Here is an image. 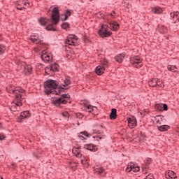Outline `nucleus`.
Here are the masks:
<instances>
[{
	"label": "nucleus",
	"mask_w": 179,
	"mask_h": 179,
	"mask_svg": "<svg viewBox=\"0 0 179 179\" xmlns=\"http://www.w3.org/2000/svg\"><path fill=\"white\" fill-rule=\"evenodd\" d=\"M158 130L160 131V132H166V131H169L170 129V126L169 125H161L157 126Z\"/></svg>",
	"instance_id": "b1692460"
},
{
	"label": "nucleus",
	"mask_w": 179,
	"mask_h": 179,
	"mask_svg": "<svg viewBox=\"0 0 179 179\" xmlns=\"http://www.w3.org/2000/svg\"><path fill=\"white\" fill-rule=\"evenodd\" d=\"M129 127L132 129L135 128L137 125L136 118L134 116L127 119Z\"/></svg>",
	"instance_id": "9b49d317"
},
{
	"label": "nucleus",
	"mask_w": 179,
	"mask_h": 179,
	"mask_svg": "<svg viewBox=\"0 0 179 179\" xmlns=\"http://www.w3.org/2000/svg\"><path fill=\"white\" fill-rule=\"evenodd\" d=\"M113 13H115V11H113Z\"/></svg>",
	"instance_id": "680f3d73"
},
{
	"label": "nucleus",
	"mask_w": 179,
	"mask_h": 179,
	"mask_svg": "<svg viewBox=\"0 0 179 179\" xmlns=\"http://www.w3.org/2000/svg\"><path fill=\"white\" fill-rule=\"evenodd\" d=\"M0 92H1V90H0Z\"/></svg>",
	"instance_id": "0e129e2a"
},
{
	"label": "nucleus",
	"mask_w": 179,
	"mask_h": 179,
	"mask_svg": "<svg viewBox=\"0 0 179 179\" xmlns=\"http://www.w3.org/2000/svg\"><path fill=\"white\" fill-rule=\"evenodd\" d=\"M59 81L55 80L49 79L44 83L45 93L47 96L50 94H55V96H61V92L64 90L61 85H59Z\"/></svg>",
	"instance_id": "f03ea898"
},
{
	"label": "nucleus",
	"mask_w": 179,
	"mask_h": 179,
	"mask_svg": "<svg viewBox=\"0 0 179 179\" xmlns=\"http://www.w3.org/2000/svg\"><path fill=\"white\" fill-rule=\"evenodd\" d=\"M78 138L80 139L81 141H85V139H86V138H85V136H82L80 134V133L78 134Z\"/></svg>",
	"instance_id": "a18cd8bd"
},
{
	"label": "nucleus",
	"mask_w": 179,
	"mask_h": 179,
	"mask_svg": "<svg viewBox=\"0 0 179 179\" xmlns=\"http://www.w3.org/2000/svg\"><path fill=\"white\" fill-rule=\"evenodd\" d=\"M171 19H173L172 23L176 24V22H179V14L177 13H171Z\"/></svg>",
	"instance_id": "aec40b11"
},
{
	"label": "nucleus",
	"mask_w": 179,
	"mask_h": 179,
	"mask_svg": "<svg viewBox=\"0 0 179 179\" xmlns=\"http://www.w3.org/2000/svg\"><path fill=\"white\" fill-rule=\"evenodd\" d=\"M59 97L62 100H66L65 99H71V95L69 94H62Z\"/></svg>",
	"instance_id": "2f4dec72"
},
{
	"label": "nucleus",
	"mask_w": 179,
	"mask_h": 179,
	"mask_svg": "<svg viewBox=\"0 0 179 179\" xmlns=\"http://www.w3.org/2000/svg\"><path fill=\"white\" fill-rule=\"evenodd\" d=\"M93 138H96L95 136H94Z\"/></svg>",
	"instance_id": "e2e57ef3"
},
{
	"label": "nucleus",
	"mask_w": 179,
	"mask_h": 179,
	"mask_svg": "<svg viewBox=\"0 0 179 179\" xmlns=\"http://www.w3.org/2000/svg\"><path fill=\"white\" fill-rule=\"evenodd\" d=\"M72 15V13H71V10H66L65 13L62 14V16H64V17H62V22H65V20H68V17Z\"/></svg>",
	"instance_id": "4be33fe9"
},
{
	"label": "nucleus",
	"mask_w": 179,
	"mask_h": 179,
	"mask_svg": "<svg viewBox=\"0 0 179 179\" xmlns=\"http://www.w3.org/2000/svg\"><path fill=\"white\" fill-rule=\"evenodd\" d=\"M39 22L41 26H46V30L56 31L57 24L59 23V10L57 7L53 8L51 18L42 17Z\"/></svg>",
	"instance_id": "f257e3e1"
},
{
	"label": "nucleus",
	"mask_w": 179,
	"mask_h": 179,
	"mask_svg": "<svg viewBox=\"0 0 179 179\" xmlns=\"http://www.w3.org/2000/svg\"><path fill=\"white\" fill-rule=\"evenodd\" d=\"M61 27L64 29V30H66V29H69V23L64 22L62 24Z\"/></svg>",
	"instance_id": "f704fd0d"
},
{
	"label": "nucleus",
	"mask_w": 179,
	"mask_h": 179,
	"mask_svg": "<svg viewBox=\"0 0 179 179\" xmlns=\"http://www.w3.org/2000/svg\"><path fill=\"white\" fill-rule=\"evenodd\" d=\"M29 117H30V112H29V110H25L20 113V115L18 117V120H20V122H22L23 120L26 118H29Z\"/></svg>",
	"instance_id": "ddd939ff"
},
{
	"label": "nucleus",
	"mask_w": 179,
	"mask_h": 179,
	"mask_svg": "<svg viewBox=\"0 0 179 179\" xmlns=\"http://www.w3.org/2000/svg\"><path fill=\"white\" fill-rule=\"evenodd\" d=\"M11 166H13V169L16 168V164H15V163L11 164Z\"/></svg>",
	"instance_id": "8fccbe9b"
},
{
	"label": "nucleus",
	"mask_w": 179,
	"mask_h": 179,
	"mask_svg": "<svg viewBox=\"0 0 179 179\" xmlns=\"http://www.w3.org/2000/svg\"><path fill=\"white\" fill-rule=\"evenodd\" d=\"M37 38H38V37L37 36H31L30 37V40L31 41H33V43H35L36 41L37 40Z\"/></svg>",
	"instance_id": "58836bf2"
},
{
	"label": "nucleus",
	"mask_w": 179,
	"mask_h": 179,
	"mask_svg": "<svg viewBox=\"0 0 179 179\" xmlns=\"http://www.w3.org/2000/svg\"><path fill=\"white\" fill-rule=\"evenodd\" d=\"M5 135H3V134L1 133L0 134V141H3V139H5Z\"/></svg>",
	"instance_id": "49530a36"
},
{
	"label": "nucleus",
	"mask_w": 179,
	"mask_h": 179,
	"mask_svg": "<svg viewBox=\"0 0 179 179\" xmlns=\"http://www.w3.org/2000/svg\"><path fill=\"white\" fill-rule=\"evenodd\" d=\"M109 26L110 27L111 30H113V31H115L120 29V24L117 22L116 21H112L110 22Z\"/></svg>",
	"instance_id": "a211bd4d"
},
{
	"label": "nucleus",
	"mask_w": 179,
	"mask_h": 179,
	"mask_svg": "<svg viewBox=\"0 0 179 179\" xmlns=\"http://www.w3.org/2000/svg\"><path fill=\"white\" fill-rule=\"evenodd\" d=\"M127 173H131V171H133L134 173H138L139 171V166H135V164L132 165H128L126 169Z\"/></svg>",
	"instance_id": "f8f14e48"
},
{
	"label": "nucleus",
	"mask_w": 179,
	"mask_h": 179,
	"mask_svg": "<svg viewBox=\"0 0 179 179\" xmlns=\"http://www.w3.org/2000/svg\"><path fill=\"white\" fill-rule=\"evenodd\" d=\"M130 62L136 68H141L142 67V59L139 58V56H135L134 57H131Z\"/></svg>",
	"instance_id": "423d86ee"
},
{
	"label": "nucleus",
	"mask_w": 179,
	"mask_h": 179,
	"mask_svg": "<svg viewBox=\"0 0 179 179\" xmlns=\"http://www.w3.org/2000/svg\"><path fill=\"white\" fill-rule=\"evenodd\" d=\"M78 36L75 35H69L67 38L66 39V44H68L69 45H76L78 43L76 41H78Z\"/></svg>",
	"instance_id": "0eeeda50"
},
{
	"label": "nucleus",
	"mask_w": 179,
	"mask_h": 179,
	"mask_svg": "<svg viewBox=\"0 0 179 179\" xmlns=\"http://www.w3.org/2000/svg\"><path fill=\"white\" fill-rule=\"evenodd\" d=\"M80 134L81 135H84V136H86L87 138H90L92 136V134H89V133L86 131H82Z\"/></svg>",
	"instance_id": "e433bc0d"
},
{
	"label": "nucleus",
	"mask_w": 179,
	"mask_h": 179,
	"mask_svg": "<svg viewBox=\"0 0 179 179\" xmlns=\"http://www.w3.org/2000/svg\"><path fill=\"white\" fill-rule=\"evenodd\" d=\"M104 71H106V69L102 66H98L95 69V72L96 75H103L104 73Z\"/></svg>",
	"instance_id": "6ab92c4d"
},
{
	"label": "nucleus",
	"mask_w": 179,
	"mask_h": 179,
	"mask_svg": "<svg viewBox=\"0 0 179 179\" xmlns=\"http://www.w3.org/2000/svg\"><path fill=\"white\" fill-rule=\"evenodd\" d=\"M72 152L75 155L76 157H82V154L80 153V150H78L75 148H73Z\"/></svg>",
	"instance_id": "c85d7f7f"
},
{
	"label": "nucleus",
	"mask_w": 179,
	"mask_h": 179,
	"mask_svg": "<svg viewBox=\"0 0 179 179\" xmlns=\"http://www.w3.org/2000/svg\"><path fill=\"white\" fill-rule=\"evenodd\" d=\"M82 163H83V160H81Z\"/></svg>",
	"instance_id": "052dcab7"
},
{
	"label": "nucleus",
	"mask_w": 179,
	"mask_h": 179,
	"mask_svg": "<svg viewBox=\"0 0 179 179\" xmlns=\"http://www.w3.org/2000/svg\"><path fill=\"white\" fill-rule=\"evenodd\" d=\"M76 118H78V120H82V118H83V114L80 113H77L75 114Z\"/></svg>",
	"instance_id": "4c0bfd02"
},
{
	"label": "nucleus",
	"mask_w": 179,
	"mask_h": 179,
	"mask_svg": "<svg viewBox=\"0 0 179 179\" xmlns=\"http://www.w3.org/2000/svg\"><path fill=\"white\" fill-rule=\"evenodd\" d=\"M59 65L57 63H54L50 65V69L52 71V72H58V71H59Z\"/></svg>",
	"instance_id": "5701e85b"
},
{
	"label": "nucleus",
	"mask_w": 179,
	"mask_h": 179,
	"mask_svg": "<svg viewBox=\"0 0 179 179\" xmlns=\"http://www.w3.org/2000/svg\"><path fill=\"white\" fill-rule=\"evenodd\" d=\"M2 40V36L0 34V41Z\"/></svg>",
	"instance_id": "5fc2aeb1"
},
{
	"label": "nucleus",
	"mask_w": 179,
	"mask_h": 179,
	"mask_svg": "<svg viewBox=\"0 0 179 179\" xmlns=\"http://www.w3.org/2000/svg\"><path fill=\"white\" fill-rule=\"evenodd\" d=\"M74 148L77 149L78 150H80V145H78L76 148Z\"/></svg>",
	"instance_id": "3c124183"
},
{
	"label": "nucleus",
	"mask_w": 179,
	"mask_h": 179,
	"mask_svg": "<svg viewBox=\"0 0 179 179\" xmlns=\"http://www.w3.org/2000/svg\"><path fill=\"white\" fill-rule=\"evenodd\" d=\"M152 12L154 13H157V15H159V13H162L163 12V10L159 7H155L152 8Z\"/></svg>",
	"instance_id": "c756f323"
},
{
	"label": "nucleus",
	"mask_w": 179,
	"mask_h": 179,
	"mask_svg": "<svg viewBox=\"0 0 179 179\" xmlns=\"http://www.w3.org/2000/svg\"><path fill=\"white\" fill-rule=\"evenodd\" d=\"M161 29H162V31H161V33H166L167 32V27L162 26L161 27Z\"/></svg>",
	"instance_id": "c03bdc74"
},
{
	"label": "nucleus",
	"mask_w": 179,
	"mask_h": 179,
	"mask_svg": "<svg viewBox=\"0 0 179 179\" xmlns=\"http://www.w3.org/2000/svg\"><path fill=\"white\" fill-rule=\"evenodd\" d=\"M110 15H111V16H114V15H113V13H110Z\"/></svg>",
	"instance_id": "13d9d810"
},
{
	"label": "nucleus",
	"mask_w": 179,
	"mask_h": 179,
	"mask_svg": "<svg viewBox=\"0 0 179 179\" xmlns=\"http://www.w3.org/2000/svg\"><path fill=\"white\" fill-rule=\"evenodd\" d=\"M59 86H63L64 87L71 85L72 83L71 82V78L69 76H66L65 79L63 80V83H61V80H59Z\"/></svg>",
	"instance_id": "2eb2a0df"
},
{
	"label": "nucleus",
	"mask_w": 179,
	"mask_h": 179,
	"mask_svg": "<svg viewBox=\"0 0 179 179\" xmlns=\"http://www.w3.org/2000/svg\"><path fill=\"white\" fill-rule=\"evenodd\" d=\"M157 117H160V120H158L157 121V124H159V125H162V122L160 121H163V118H164V116L159 115V116H157Z\"/></svg>",
	"instance_id": "79ce46f5"
},
{
	"label": "nucleus",
	"mask_w": 179,
	"mask_h": 179,
	"mask_svg": "<svg viewBox=\"0 0 179 179\" xmlns=\"http://www.w3.org/2000/svg\"><path fill=\"white\" fill-rule=\"evenodd\" d=\"M77 124L79 126V125H80V123L78 122Z\"/></svg>",
	"instance_id": "4d7b16f0"
},
{
	"label": "nucleus",
	"mask_w": 179,
	"mask_h": 179,
	"mask_svg": "<svg viewBox=\"0 0 179 179\" xmlns=\"http://www.w3.org/2000/svg\"><path fill=\"white\" fill-rule=\"evenodd\" d=\"M85 108H87L89 114H92V115H96V111H97V108L94 107L92 105L86 106L85 105Z\"/></svg>",
	"instance_id": "4468645a"
},
{
	"label": "nucleus",
	"mask_w": 179,
	"mask_h": 179,
	"mask_svg": "<svg viewBox=\"0 0 179 179\" xmlns=\"http://www.w3.org/2000/svg\"><path fill=\"white\" fill-rule=\"evenodd\" d=\"M22 66L24 68V73L26 75V76H29V75H31V72L33 71V67H31V65L24 62L22 64Z\"/></svg>",
	"instance_id": "9d476101"
},
{
	"label": "nucleus",
	"mask_w": 179,
	"mask_h": 179,
	"mask_svg": "<svg viewBox=\"0 0 179 179\" xmlns=\"http://www.w3.org/2000/svg\"><path fill=\"white\" fill-rule=\"evenodd\" d=\"M155 108L158 111H160V106H157V104L156 105Z\"/></svg>",
	"instance_id": "09e8293b"
},
{
	"label": "nucleus",
	"mask_w": 179,
	"mask_h": 179,
	"mask_svg": "<svg viewBox=\"0 0 179 179\" xmlns=\"http://www.w3.org/2000/svg\"><path fill=\"white\" fill-rule=\"evenodd\" d=\"M6 90L8 93H13V94L15 96V100H24V99H26V96L24 95L26 94V90L22 87L16 89L15 85L10 84L6 87Z\"/></svg>",
	"instance_id": "7ed1b4c3"
},
{
	"label": "nucleus",
	"mask_w": 179,
	"mask_h": 179,
	"mask_svg": "<svg viewBox=\"0 0 179 179\" xmlns=\"http://www.w3.org/2000/svg\"><path fill=\"white\" fill-rule=\"evenodd\" d=\"M13 105L10 108V111H19L20 110V107L23 106V103H22V100H17V102L13 103Z\"/></svg>",
	"instance_id": "1a4fd4ad"
},
{
	"label": "nucleus",
	"mask_w": 179,
	"mask_h": 179,
	"mask_svg": "<svg viewBox=\"0 0 179 179\" xmlns=\"http://www.w3.org/2000/svg\"><path fill=\"white\" fill-rule=\"evenodd\" d=\"M98 34L101 37H110L113 32L108 31V25L103 24L99 30Z\"/></svg>",
	"instance_id": "39448f33"
},
{
	"label": "nucleus",
	"mask_w": 179,
	"mask_h": 179,
	"mask_svg": "<svg viewBox=\"0 0 179 179\" xmlns=\"http://www.w3.org/2000/svg\"><path fill=\"white\" fill-rule=\"evenodd\" d=\"M0 178H1V179H3V177L1 176Z\"/></svg>",
	"instance_id": "bf43d9fd"
},
{
	"label": "nucleus",
	"mask_w": 179,
	"mask_h": 179,
	"mask_svg": "<svg viewBox=\"0 0 179 179\" xmlns=\"http://www.w3.org/2000/svg\"><path fill=\"white\" fill-rule=\"evenodd\" d=\"M84 149H86L87 150H90V152H96L97 148H96V145L94 144L90 143V144H85L83 147Z\"/></svg>",
	"instance_id": "dca6fc26"
},
{
	"label": "nucleus",
	"mask_w": 179,
	"mask_h": 179,
	"mask_svg": "<svg viewBox=\"0 0 179 179\" xmlns=\"http://www.w3.org/2000/svg\"><path fill=\"white\" fill-rule=\"evenodd\" d=\"M103 171H104V169H103L102 167H99V169H97L96 170V173L98 174H101V173H103Z\"/></svg>",
	"instance_id": "ea45409f"
},
{
	"label": "nucleus",
	"mask_w": 179,
	"mask_h": 179,
	"mask_svg": "<svg viewBox=\"0 0 179 179\" xmlns=\"http://www.w3.org/2000/svg\"><path fill=\"white\" fill-rule=\"evenodd\" d=\"M99 139H103V137H99V136H96V140L99 141Z\"/></svg>",
	"instance_id": "864d4df0"
},
{
	"label": "nucleus",
	"mask_w": 179,
	"mask_h": 179,
	"mask_svg": "<svg viewBox=\"0 0 179 179\" xmlns=\"http://www.w3.org/2000/svg\"><path fill=\"white\" fill-rule=\"evenodd\" d=\"M34 43H35V44H43V41L40 40L38 38H37V39Z\"/></svg>",
	"instance_id": "a19ab883"
},
{
	"label": "nucleus",
	"mask_w": 179,
	"mask_h": 179,
	"mask_svg": "<svg viewBox=\"0 0 179 179\" xmlns=\"http://www.w3.org/2000/svg\"><path fill=\"white\" fill-rule=\"evenodd\" d=\"M52 104H54L55 107H59L62 108L65 104H68V100H62L61 97H52Z\"/></svg>",
	"instance_id": "20e7f679"
},
{
	"label": "nucleus",
	"mask_w": 179,
	"mask_h": 179,
	"mask_svg": "<svg viewBox=\"0 0 179 179\" xmlns=\"http://www.w3.org/2000/svg\"><path fill=\"white\" fill-rule=\"evenodd\" d=\"M124 58H125V54L124 53H121L118 55L117 56L115 57V59L117 62H119V64H121L122 61L124 60Z\"/></svg>",
	"instance_id": "412c9836"
},
{
	"label": "nucleus",
	"mask_w": 179,
	"mask_h": 179,
	"mask_svg": "<svg viewBox=\"0 0 179 179\" xmlns=\"http://www.w3.org/2000/svg\"><path fill=\"white\" fill-rule=\"evenodd\" d=\"M26 6H30V3L26 2L24 0H19L16 3V8L18 10L26 9Z\"/></svg>",
	"instance_id": "6e6552de"
},
{
	"label": "nucleus",
	"mask_w": 179,
	"mask_h": 179,
	"mask_svg": "<svg viewBox=\"0 0 179 179\" xmlns=\"http://www.w3.org/2000/svg\"><path fill=\"white\" fill-rule=\"evenodd\" d=\"M65 90H66V88L63 87V90H62L61 93L62 92L65 93Z\"/></svg>",
	"instance_id": "603ef678"
},
{
	"label": "nucleus",
	"mask_w": 179,
	"mask_h": 179,
	"mask_svg": "<svg viewBox=\"0 0 179 179\" xmlns=\"http://www.w3.org/2000/svg\"><path fill=\"white\" fill-rule=\"evenodd\" d=\"M6 47L5 45L0 43V55L5 54Z\"/></svg>",
	"instance_id": "7c9ffc66"
},
{
	"label": "nucleus",
	"mask_w": 179,
	"mask_h": 179,
	"mask_svg": "<svg viewBox=\"0 0 179 179\" xmlns=\"http://www.w3.org/2000/svg\"><path fill=\"white\" fill-rule=\"evenodd\" d=\"M147 162H148V164H150V163H152V158H148Z\"/></svg>",
	"instance_id": "de8ad7c7"
},
{
	"label": "nucleus",
	"mask_w": 179,
	"mask_h": 179,
	"mask_svg": "<svg viewBox=\"0 0 179 179\" xmlns=\"http://www.w3.org/2000/svg\"><path fill=\"white\" fill-rule=\"evenodd\" d=\"M117 119V110L115 108H112L110 114V120Z\"/></svg>",
	"instance_id": "393cba45"
},
{
	"label": "nucleus",
	"mask_w": 179,
	"mask_h": 179,
	"mask_svg": "<svg viewBox=\"0 0 179 179\" xmlns=\"http://www.w3.org/2000/svg\"><path fill=\"white\" fill-rule=\"evenodd\" d=\"M41 58L42 61H44V62H48L50 59H51V56L47 54V52L43 51Z\"/></svg>",
	"instance_id": "f3484780"
},
{
	"label": "nucleus",
	"mask_w": 179,
	"mask_h": 179,
	"mask_svg": "<svg viewBox=\"0 0 179 179\" xmlns=\"http://www.w3.org/2000/svg\"><path fill=\"white\" fill-rule=\"evenodd\" d=\"M174 174H176V173H174V171H169L168 172V174H166V178H168V179L173 178V176H174Z\"/></svg>",
	"instance_id": "473e14b6"
},
{
	"label": "nucleus",
	"mask_w": 179,
	"mask_h": 179,
	"mask_svg": "<svg viewBox=\"0 0 179 179\" xmlns=\"http://www.w3.org/2000/svg\"><path fill=\"white\" fill-rule=\"evenodd\" d=\"M155 87H157V89H163V87H164V83L159 80V78H157V84Z\"/></svg>",
	"instance_id": "cd10ccee"
},
{
	"label": "nucleus",
	"mask_w": 179,
	"mask_h": 179,
	"mask_svg": "<svg viewBox=\"0 0 179 179\" xmlns=\"http://www.w3.org/2000/svg\"><path fill=\"white\" fill-rule=\"evenodd\" d=\"M157 107H160L159 111H167L169 110V106L166 103H158Z\"/></svg>",
	"instance_id": "a878e982"
},
{
	"label": "nucleus",
	"mask_w": 179,
	"mask_h": 179,
	"mask_svg": "<svg viewBox=\"0 0 179 179\" xmlns=\"http://www.w3.org/2000/svg\"><path fill=\"white\" fill-rule=\"evenodd\" d=\"M103 68H108V61L107 59H103L102 62V66Z\"/></svg>",
	"instance_id": "c9c22d12"
},
{
	"label": "nucleus",
	"mask_w": 179,
	"mask_h": 179,
	"mask_svg": "<svg viewBox=\"0 0 179 179\" xmlns=\"http://www.w3.org/2000/svg\"><path fill=\"white\" fill-rule=\"evenodd\" d=\"M0 128H2V124L0 123Z\"/></svg>",
	"instance_id": "6e6d98bb"
},
{
	"label": "nucleus",
	"mask_w": 179,
	"mask_h": 179,
	"mask_svg": "<svg viewBox=\"0 0 179 179\" xmlns=\"http://www.w3.org/2000/svg\"><path fill=\"white\" fill-rule=\"evenodd\" d=\"M177 66H168V70L171 71V72H177Z\"/></svg>",
	"instance_id": "72a5a7b5"
},
{
	"label": "nucleus",
	"mask_w": 179,
	"mask_h": 179,
	"mask_svg": "<svg viewBox=\"0 0 179 179\" xmlns=\"http://www.w3.org/2000/svg\"><path fill=\"white\" fill-rule=\"evenodd\" d=\"M62 115H63V117H64V118H68V117H69V113H68V112H63L62 113Z\"/></svg>",
	"instance_id": "37998d69"
},
{
	"label": "nucleus",
	"mask_w": 179,
	"mask_h": 179,
	"mask_svg": "<svg viewBox=\"0 0 179 179\" xmlns=\"http://www.w3.org/2000/svg\"><path fill=\"white\" fill-rule=\"evenodd\" d=\"M156 85H157V78H152L148 82V85L150 87H156Z\"/></svg>",
	"instance_id": "bb28decb"
}]
</instances>
